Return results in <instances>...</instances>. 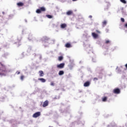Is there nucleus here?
I'll return each instance as SVG.
<instances>
[{"mask_svg":"<svg viewBox=\"0 0 127 127\" xmlns=\"http://www.w3.org/2000/svg\"><path fill=\"white\" fill-rule=\"evenodd\" d=\"M90 85H91V82L87 81L84 83L83 86L84 87H89Z\"/></svg>","mask_w":127,"mask_h":127,"instance_id":"obj_6","label":"nucleus"},{"mask_svg":"<svg viewBox=\"0 0 127 127\" xmlns=\"http://www.w3.org/2000/svg\"><path fill=\"white\" fill-rule=\"evenodd\" d=\"M125 27L127 28V23H126L125 25Z\"/></svg>","mask_w":127,"mask_h":127,"instance_id":"obj_31","label":"nucleus"},{"mask_svg":"<svg viewBox=\"0 0 127 127\" xmlns=\"http://www.w3.org/2000/svg\"><path fill=\"white\" fill-rule=\"evenodd\" d=\"M61 28H66L67 27V24L65 23H63L61 25Z\"/></svg>","mask_w":127,"mask_h":127,"instance_id":"obj_12","label":"nucleus"},{"mask_svg":"<svg viewBox=\"0 0 127 127\" xmlns=\"http://www.w3.org/2000/svg\"><path fill=\"white\" fill-rule=\"evenodd\" d=\"M97 32H99V31H97Z\"/></svg>","mask_w":127,"mask_h":127,"instance_id":"obj_37","label":"nucleus"},{"mask_svg":"<svg viewBox=\"0 0 127 127\" xmlns=\"http://www.w3.org/2000/svg\"><path fill=\"white\" fill-rule=\"evenodd\" d=\"M46 10V9L44 7H41L39 9H37L36 11V12L37 13H41L42 11H45Z\"/></svg>","mask_w":127,"mask_h":127,"instance_id":"obj_2","label":"nucleus"},{"mask_svg":"<svg viewBox=\"0 0 127 127\" xmlns=\"http://www.w3.org/2000/svg\"><path fill=\"white\" fill-rule=\"evenodd\" d=\"M107 25V21L106 20H104L102 22V26L103 27H105V26Z\"/></svg>","mask_w":127,"mask_h":127,"instance_id":"obj_16","label":"nucleus"},{"mask_svg":"<svg viewBox=\"0 0 127 127\" xmlns=\"http://www.w3.org/2000/svg\"><path fill=\"white\" fill-rule=\"evenodd\" d=\"M120 1L122 2V3H124V4L127 3V1H126V0H120Z\"/></svg>","mask_w":127,"mask_h":127,"instance_id":"obj_18","label":"nucleus"},{"mask_svg":"<svg viewBox=\"0 0 127 127\" xmlns=\"http://www.w3.org/2000/svg\"><path fill=\"white\" fill-rule=\"evenodd\" d=\"M122 22H125V19L124 18H121Z\"/></svg>","mask_w":127,"mask_h":127,"instance_id":"obj_24","label":"nucleus"},{"mask_svg":"<svg viewBox=\"0 0 127 127\" xmlns=\"http://www.w3.org/2000/svg\"><path fill=\"white\" fill-rule=\"evenodd\" d=\"M38 80L39 81H41V82H42V83H45V82H46V79H45L43 78H38Z\"/></svg>","mask_w":127,"mask_h":127,"instance_id":"obj_10","label":"nucleus"},{"mask_svg":"<svg viewBox=\"0 0 127 127\" xmlns=\"http://www.w3.org/2000/svg\"><path fill=\"white\" fill-rule=\"evenodd\" d=\"M49 104V102L48 101V100H46L43 104V107L44 108H45V107H47V106H48V104Z\"/></svg>","mask_w":127,"mask_h":127,"instance_id":"obj_7","label":"nucleus"},{"mask_svg":"<svg viewBox=\"0 0 127 127\" xmlns=\"http://www.w3.org/2000/svg\"><path fill=\"white\" fill-rule=\"evenodd\" d=\"M39 72L40 77H43V76H44V72H43V71L40 70Z\"/></svg>","mask_w":127,"mask_h":127,"instance_id":"obj_9","label":"nucleus"},{"mask_svg":"<svg viewBox=\"0 0 127 127\" xmlns=\"http://www.w3.org/2000/svg\"><path fill=\"white\" fill-rule=\"evenodd\" d=\"M106 44H108V43H110L109 40H106L105 42Z\"/></svg>","mask_w":127,"mask_h":127,"instance_id":"obj_25","label":"nucleus"},{"mask_svg":"<svg viewBox=\"0 0 127 127\" xmlns=\"http://www.w3.org/2000/svg\"><path fill=\"white\" fill-rule=\"evenodd\" d=\"M107 127H110V126H108Z\"/></svg>","mask_w":127,"mask_h":127,"instance_id":"obj_36","label":"nucleus"},{"mask_svg":"<svg viewBox=\"0 0 127 127\" xmlns=\"http://www.w3.org/2000/svg\"><path fill=\"white\" fill-rule=\"evenodd\" d=\"M7 72V69H6L5 65L0 63V76H5Z\"/></svg>","mask_w":127,"mask_h":127,"instance_id":"obj_1","label":"nucleus"},{"mask_svg":"<svg viewBox=\"0 0 127 127\" xmlns=\"http://www.w3.org/2000/svg\"><path fill=\"white\" fill-rule=\"evenodd\" d=\"M72 0V1H77V0Z\"/></svg>","mask_w":127,"mask_h":127,"instance_id":"obj_34","label":"nucleus"},{"mask_svg":"<svg viewBox=\"0 0 127 127\" xmlns=\"http://www.w3.org/2000/svg\"><path fill=\"white\" fill-rule=\"evenodd\" d=\"M103 71H104V69H100V73H102V72H103Z\"/></svg>","mask_w":127,"mask_h":127,"instance_id":"obj_30","label":"nucleus"},{"mask_svg":"<svg viewBox=\"0 0 127 127\" xmlns=\"http://www.w3.org/2000/svg\"><path fill=\"white\" fill-rule=\"evenodd\" d=\"M64 74V71L63 70H60L59 72V75L60 76H62V75Z\"/></svg>","mask_w":127,"mask_h":127,"instance_id":"obj_17","label":"nucleus"},{"mask_svg":"<svg viewBox=\"0 0 127 127\" xmlns=\"http://www.w3.org/2000/svg\"><path fill=\"white\" fill-rule=\"evenodd\" d=\"M31 37H32L31 36H29V37H28V39L29 40H31V39H32V38Z\"/></svg>","mask_w":127,"mask_h":127,"instance_id":"obj_28","label":"nucleus"},{"mask_svg":"<svg viewBox=\"0 0 127 127\" xmlns=\"http://www.w3.org/2000/svg\"><path fill=\"white\" fill-rule=\"evenodd\" d=\"M51 86H54V82H51Z\"/></svg>","mask_w":127,"mask_h":127,"instance_id":"obj_27","label":"nucleus"},{"mask_svg":"<svg viewBox=\"0 0 127 127\" xmlns=\"http://www.w3.org/2000/svg\"><path fill=\"white\" fill-rule=\"evenodd\" d=\"M125 67L127 69V64H125Z\"/></svg>","mask_w":127,"mask_h":127,"instance_id":"obj_33","label":"nucleus"},{"mask_svg":"<svg viewBox=\"0 0 127 127\" xmlns=\"http://www.w3.org/2000/svg\"><path fill=\"white\" fill-rule=\"evenodd\" d=\"M23 79H24V75H21L20 80H21V81H23Z\"/></svg>","mask_w":127,"mask_h":127,"instance_id":"obj_21","label":"nucleus"},{"mask_svg":"<svg viewBox=\"0 0 127 127\" xmlns=\"http://www.w3.org/2000/svg\"><path fill=\"white\" fill-rule=\"evenodd\" d=\"M89 18H92V15H90V16H89Z\"/></svg>","mask_w":127,"mask_h":127,"instance_id":"obj_32","label":"nucleus"},{"mask_svg":"<svg viewBox=\"0 0 127 127\" xmlns=\"http://www.w3.org/2000/svg\"><path fill=\"white\" fill-rule=\"evenodd\" d=\"M65 47H66V48H70L72 47V46L71 45V44H70V43H67L65 45Z\"/></svg>","mask_w":127,"mask_h":127,"instance_id":"obj_8","label":"nucleus"},{"mask_svg":"<svg viewBox=\"0 0 127 127\" xmlns=\"http://www.w3.org/2000/svg\"><path fill=\"white\" fill-rule=\"evenodd\" d=\"M41 115V113H40V112H36L33 114V118H38V117L40 116Z\"/></svg>","mask_w":127,"mask_h":127,"instance_id":"obj_3","label":"nucleus"},{"mask_svg":"<svg viewBox=\"0 0 127 127\" xmlns=\"http://www.w3.org/2000/svg\"><path fill=\"white\" fill-rule=\"evenodd\" d=\"M49 127H53V126H49Z\"/></svg>","mask_w":127,"mask_h":127,"instance_id":"obj_35","label":"nucleus"},{"mask_svg":"<svg viewBox=\"0 0 127 127\" xmlns=\"http://www.w3.org/2000/svg\"><path fill=\"white\" fill-rule=\"evenodd\" d=\"M92 36L94 37V38H98V34H96L95 33H92Z\"/></svg>","mask_w":127,"mask_h":127,"instance_id":"obj_15","label":"nucleus"},{"mask_svg":"<svg viewBox=\"0 0 127 127\" xmlns=\"http://www.w3.org/2000/svg\"><path fill=\"white\" fill-rule=\"evenodd\" d=\"M17 5H18V6H23L24 4L22 2H19L17 3Z\"/></svg>","mask_w":127,"mask_h":127,"instance_id":"obj_13","label":"nucleus"},{"mask_svg":"<svg viewBox=\"0 0 127 127\" xmlns=\"http://www.w3.org/2000/svg\"><path fill=\"white\" fill-rule=\"evenodd\" d=\"M44 41H46L49 40V38H47V37H45V38H44Z\"/></svg>","mask_w":127,"mask_h":127,"instance_id":"obj_23","label":"nucleus"},{"mask_svg":"<svg viewBox=\"0 0 127 127\" xmlns=\"http://www.w3.org/2000/svg\"><path fill=\"white\" fill-rule=\"evenodd\" d=\"M16 74H17V75H19V74H20V72H19V71H17L16 72Z\"/></svg>","mask_w":127,"mask_h":127,"instance_id":"obj_29","label":"nucleus"},{"mask_svg":"<svg viewBox=\"0 0 127 127\" xmlns=\"http://www.w3.org/2000/svg\"><path fill=\"white\" fill-rule=\"evenodd\" d=\"M64 66H65V64L64 63H62L60 64H58L57 65V68H59L60 69H63L64 67Z\"/></svg>","mask_w":127,"mask_h":127,"instance_id":"obj_4","label":"nucleus"},{"mask_svg":"<svg viewBox=\"0 0 127 127\" xmlns=\"http://www.w3.org/2000/svg\"><path fill=\"white\" fill-rule=\"evenodd\" d=\"M93 81H98V78L94 77V78H93Z\"/></svg>","mask_w":127,"mask_h":127,"instance_id":"obj_26","label":"nucleus"},{"mask_svg":"<svg viewBox=\"0 0 127 127\" xmlns=\"http://www.w3.org/2000/svg\"><path fill=\"white\" fill-rule=\"evenodd\" d=\"M67 15H72L73 14V11L72 10H68L67 12H66Z\"/></svg>","mask_w":127,"mask_h":127,"instance_id":"obj_11","label":"nucleus"},{"mask_svg":"<svg viewBox=\"0 0 127 127\" xmlns=\"http://www.w3.org/2000/svg\"><path fill=\"white\" fill-rule=\"evenodd\" d=\"M59 61H62V60H63V57H62V56L59 57Z\"/></svg>","mask_w":127,"mask_h":127,"instance_id":"obj_19","label":"nucleus"},{"mask_svg":"<svg viewBox=\"0 0 127 127\" xmlns=\"http://www.w3.org/2000/svg\"><path fill=\"white\" fill-rule=\"evenodd\" d=\"M113 93L114 94H120V93H121V90L119 88H115L113 90Z\"/></svg>","mask_w":127,"mask_h":127,"instance_id":"obj_5","label":"nucleus"},{"mask_svg":"<svg viewBox=\"0 0 127 127\" xmlns=\"http://www.w3.org/2000/svg\"><path fill=\"white\" fill-rule=\"evenodd\" d=\"M112 127H117V124H116L115 123H112Z\"/></svg>","mask_w":127,"mask_h":127,"instance_id":"obj_20","label":"nucleus"},{"mask_svg":"<svg viewBox=\"0 0 127 127\" xmlns=\"http://www.w3.org/2000/svg\"><path fill=\"white\" fill-rule=\"evenodd\" d=\"M102 102H107V100H108V97L107 96H104L102 98Z\"/></svg>","mask_w":127,"mask_h":127,"instance_id":"obj_14","label":"nucleus"},{"mask_svg":"<svg viewBox=\"0 0 127 127\" xmlns=\"http://www.w3.org/2000/svg\"><path fill=\"white\" fill-rule=\"evenodd\" d=\"M46 16L48 18H52V16L51 15H47Z\"/></svg>","mask_w":127,"mask_h":127,"instance_id":"obj_22","label":"nucleus"}]
</instances>
